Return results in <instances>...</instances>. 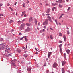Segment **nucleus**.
I'll list each match as a JSON object with an SVG mask.
<instances>
[{
	"instance_id": "41",
	"label": "nucleus",
	"mask_w": 73,
	"mask_h": 73,
	"mask_svg": "<svg viewBox=\"0 0 73 73\" xmlns=\"http://www.w3.org/2000/svg\"><path fill=\"white\" fill-rule=\"evenodd\" d=\"M70 7H69L68 8V9H67V11H69V10H70Z\"/></svg>"
},
{
	"instance_id": "12",
	"label": "nucleus",
	"mask_w": 73,
	"mask_h": 73,
	"mask_svg": "<svg viewBox=\"0 0 73 73\" xmlns=\"http://www.w3.org/2000/svg\"><path fill=\"white\" fill-rule=\"evenodd\" d=\"M63 38H64V41H66V37H65V35H64Z\"/></svg>"
},
{
	"instance_id": "19",
	"label": "nucleus",
	"mask_w": 73,
	"mask_h": 73,
	"mask_svg": "<svg viewBox=\"0 0 73 73\" xmlns=\"http://www.w3.org/2000/svg\"><path fill=\"white\" fill-rule=\"evenodd\" d=\"M50 9H49L48 10H47L46 13H49V11H50Z\"/></svg>"
},
{
	"instance_id": "34",
	"label": "nucleus",
	"mask_w": 73,
	"mask_h": 73,
	"mask_svg": "<svg viewBox=\"0 0 73 73\" xmlns=\"http://www.w3.org/2000/svg\"><path fill=\"white\" fill-rule=\"evenodd\" d=\"M17 23H18V24H20V23H21V22L20 21H18Z\"/></svg>"
},
{
	"instance_id": "16",
	"label": "nucleus",
	"mask_w": 73,
	"mask_h": 73,
	"mask_svg": "<svg viewBox=\"0 0 73 73\" xmlns=\"http://www.w3.org/2000/svg\"><path fill=\"white\" fill-rule=\"evenodd\" d=\"M23 56L25 57H28V54H24Z\"/></svg>"
},
{
	"instance_id": "61",
	"label": "nucleus",
	"mask_w": 73,
	"mask_h": 73,
	"mask_svg": "<svg viewBox=\"0 0 73 73\" xmlns=\"http://www.w3.org/2000/svg\"><path fill=\"white\" fill-rule=\"evenodd\" d=\"M50 29H51V30H53V29H52V28H50Z\"/></svg>"
},
{
	"instance_id": "28",
	"label": "nucleus",
	"mask_w": 73,
	"mask_h": 73,
	"mask_svg": "<svg viewBox=\"0 0 73 73\" xmlns=\"http://www.w3.org/2000/svg\"><path fill=\"white\" fill-rule=\"evenodd\" d=\"M55 21L56 22V24H57V25H58V23H57V20H55Z\"/></svg>"
},
{
	"instance_id": "17",
	"label": "nucleus",
	"mask_w": 73,
	"mask_h": 73,
	"mask_svg": "<svg viewBox=\"0 0 73 73\" xmlns=\"http://www.w3.org/2000/svg\"><path fill=\"white\" fill-rule=\"evenodd\" d=\"M66 52L68 54H69L70 52V50H66Z\"/></svg>"
},
{
	"instance_id": "2",
	"label": "nucleus",
	"mask_w": 73,
	"mask_h": 73,
	"mask_svg": "<svg viewBox=\"0 0 73 73\" xmlns=\"http://www.w3.org/2000/svg\"><path fill=\"white\" fill-rule=\"evenodd\" d=\"M0 46L2 49H4L5 48V44L4 43L0 44Z\"/></svg>"
},
{
	"instance_id": "33",
	"label": "nucleus",
	"mask_w": 73,
	"mask_h": 73,
	"mask_svg": "<svg viewBox=\"0 0 73 73\" xmlns=\"http://www.w3.org/2000/svg\"><path fill=\"white\" fill-rule=\"evenodd\" d=\"M59 36H62V34L61 33H59Z\"/></svg>"
},
{
	"instance_id": "62",
	"label": "nucleus",
	"mask_w": 73,
	"mask_h": 73,
	"mask_svg": "<svg viewBox=\"0 0 73 73\" xmlns=\"http://www.w3.org/2000/svg\"><path fill=\"white\" fill-rule=\"evenodd\" d=\"M46 5H49L48 4H46Z\"/></svg>"
},
{
	"instance_id": "52",
	"label": "nucleus",
	"mask_w": 73,
	"mask_h": 73,
	"mask_svg": "<svg viewBox=\"0 0 73 73\" xmlns=\"http://www.w3.org/2000/svg\"><path fill=\"white\" fill-rule=\"evenodd\" d=\"M28 9L29 10H31V8H29V9Z\"/></svg>"
},
{
	"instance_id": "38",
	"label": "nucleus",
	"mask_w": 73,
	"mask_h": 73,
	"mask_svg": "<svg viewBox=\"0 0 73 73\" xmlns=\"http://www.w3.org/2000/svg\"><path fill=\"white\" fill-rule=\"evenodd\" d=\"M61 46H62V44H60L59 46V47L61 48Z\"/></svg>"
},
{
	"instance_id": "36",
	"label": "nucleus",
	"mask_w": 73,
	"mask_h": 73,
	"mask_svg": "<svg viewBox=\"0 0 73 73\" xmlns=\"http://www.w3.org/2000/svg\"><path fill=\"white\" fill-rule=\"evenodd\" d=\"M67 34L68 35H69V34L70 33H69V30H68L67 31Z\"/></svg>"
},
{
	"instance_id": "37",
	"label": "nucleus",
	"mask_w": 73,
	"mask_h": 73,
	"mask_svg": "<svg viewBox=\"0 0 73 73\" xmlns=\"http://www.w3.org/2000/svg\"><path fill=\"white\" fill-rule=\"evenodd\" d=\"M59 7H60V8H62V5H60V4L59 5Z\"/></svg>"
},
{
	"instance_id": "50",
	"label": "nucleus",
	"mask_w": 73,
	"mask_h": 73,
	"mask_svg": "<svg viewBox=\"0 0 73 73\" xmlns=\"http://www.w3.org/2000/svg\"><path fill=\"white\" fill-rule=\"evenodd\" d=\"M61 18H62V16L61 15L59 17V19H61Z\"/></svg>"
},
{
	"instance_id": "51",
	"label": "nucleus",
	"mask_w": 73,
	"mask_h": 73,
	"mask_svg": "<svg viewBox=\"0 0 73 73\" xmlns=\"http://www.w3.org/2000/svg\"><path fill=\"white\" fill-rule=\"evenodd\" d=\"M64 15H65L64 14H62L61 15V16H64Z\"/></svg>"
},
{
	"instance_id": "18",
	"label": "nucleus",
	"mask_w": 73,
	"mask_h": 73,
	"mask_svg": "<svg viewBox=\"0 0 73 73\" xmlns=\"http://www.w3.org/2000/svg\"><path fill=\"white\" fill-rule=\"evenodd\" d=\"M35 23L36 25H37V20L36 19H35Z\"/></svg>"
},
{
	"instance_id": "35",
	"label": "nucleus",
	"mask_w": 73,
	"mask_h": 73,
	"mask_svg": "<svg viewBox=\"0 0 73 73\" xmlns=\"http://www.w3.org/2000/svg\"><path fill=\"white\" fill-rule=\"evenodd\" d=\"M56 9V7H54L52 9V11H54V9Z\"/></svg>"
},
{
	"instance_id": "20",
	"label": "nucleus",
	"mask_w": 73,
	"mask_h": 73,
	"mask_svg": "<svg viewBox=\"0 0 73 73\" xmlns=\"http://www.w3.org/2000/svg\"><path fill=\"white\" fill-rule=\"evenodd\" d=\"M52 5H53V6H56V5H57V3H55L54 4L52 3Z\"/></svg>"
},
{
	"instance_id": "4",
	"label": "nucleus",
	"mask_w": 73,
	"mask_h": 73,
	"mask_svg": "<svg viewBox=\"0 0 73 73\" xmlns=\"http://www.w3.org/2000/svg\"><path fill=\"white\" fill-rule=\"evenodd\" d=\"M47 18L48 19H46V21H47L49 20L50 21L52 22V20H51V17H50L49 16H48L47 17Z\"/></svg>"
},
{
	"instance_id": "31",
	"label": "nucleus",
	"mask_w": 73,
	"mask_h": 73,
	"mask_svg": "<svg viewBox=\"0 0 73 73\" xmlns=\"http://www.w3.org/2000/svg\"><path fill=\"white\" fill-rule=\"evenodd\" d=\"M60 53H62V49H61V48H60Z\"/></svg>"
},
{
	"instance_id": "3",
	"label": "nucleus",
	"mask_w": 73,
	"mask_h": 73,
	"mask_svg": "<svg viewBox=\"0 0 73 73\" xmlns=\"http://www.w3.org/2000/svg\"><path fill=\"white\" fill-rule=\"evenodd\" d=\"M57 65H58L57 63L56 62H55L53 64V67L54 68H57Z\"/></svg>"
},
{
	"instance_id": "49",
	"label": "nucleus",
	"mask_w": 73,
	"mask_h": 73,
	"mask_svg": "<svg viewBox=\"0 0 73 73\" xmlns=\"http://www.w3.org/2000/svg\"><path fill=\"white\" fill-rule=\"evenodd\" d=\"M42 32H45V29H43V31H42Z\"/></svg>"
},
{
	"instance_id": "14",
	"label": "nucleus",
	"mask_w": 73,
	"mask_h": 73,
	"mask_svg": "<svg viewBox=\"0 0 73 73\" xmlns=\"http://www.w3.org/2000/svg\"><path fill=\"white\" fill-rule=\"evenodd\" d=\"M33 20V19H32V17H31L29 18V21H32Z\"/></svg>"
},
{
	"instance_id": "27",
	"label": "nucleus",
	"mask_w": 73,
	"mask_h": 73,
	"mask_svg": "<svg viewBox=\"0 0 73 73\" xmlns=\"http://www.w3.org/2000/svg\"><path fill=\"white\" fill-rule=\"evenodd\" d=\"M35 50L36 51H38V50H39V49L37 48H37H35Z\"/></svg>"
},
{
	"instance_id": "13",
	"label": "nucleus",
	"mask_w": 73,
	"mask_h": 73,
	"mask_svg": "<svg viewBox=\"0 0 73 73\" xmlns=\"http://www.w3.org/2000/svg\"><path fill=\"white\" fill-rule=\"evenodd\" d=\"M25 13V11H24L23 12H22V13L21 14V16H24V15Z\"/></svg>"
},
{
	"instance_id": "60",
	"label": "nucleus",
	"mask_w": 73,
	"mask_h": 73,
	"mask_svg": "<svg viewBox=\"0 0 73 73\" xmlns=\"http://www.w3.org/2000/svg\"><path fill=\"white\" fill-rule=\"evenodd\" d=\"M26 49H27V45H26Z\"/></svg>"
},
{
	"instance_id": "26",
	"label": "nucleus",
	"mask_w": 73,
	"mask_h": 73,
	"mask_svg": "<svg viewBox=\"0 0 73 73\" xmlns=\"http://www.w3.org/2000/svg\"><path fill=\"white\" fill-rule=\"evenodd\" d=\"M25 41H28V39L27 38H26V36H25Z\"/></svg>"
},
{
	"instance_id": "40",
	"label": "nucleus",
	"mask_w": 73,
	"mask_h": 73,
	"mask_svg": "<svg viewBox=\"0 0 73 73\" xmlns=\"http://www.w3.org/2000/svg\"><path fill=\"white\" fill-rule=\"evenodd\" d=\"M17 61V60H16V59H15L14 60V62H16Z\"/></svg>"
},
{
	"instance_id": "43",
	"label": "nucleus",
	"mask_w": 73,
	"mask_h": 73,
	"mask_svg": "<svg viewBox=\"0 0 73 73\" xmlns=\"http://www.w3.org/2000/svg\"><path fill=\"white\" fill-rule=\"evenodd\" d=\"M39 5L40 6V7H41V6H42V3H40Z\"/></svg>"
},
{
	"instance_id": "9",
	"label": "nucleus",
	"mask_w": 73,
	"mask_h": 73,
	"mask_svg": "<svg viewBox=\"0 0 73 73\" xmlns=\"http://www.w3.org/2000/svg\"><path fill=\"white\" fill-rule=\"evenodd\" d=\"M62 73H65V70L64 68H62Z\"/></svg>"
},
{
	"instance_id": "6",
	"label": "nucleus",
	"mask_w": 73,
	"mask_h": 73,
	"mask_svg": "<svg viewBox=\"0 0 73 73\" xmlns=\"http://www.w3.org/2000/svg\"><path fill=\"white\" fill-rule=\"evenodd\" d=\"M31 31V29L29 27H27L25 30V32H29Z\"/></svg>"
},
{
	"instance_id": "59",
	"label": "nucleus",
	"mask_w": 73,
	"mask_h": 73,
	"mask_svg": "<svg viewBox=\"0 0 73 73\" xmlns=\"http://www.w3.org/2000/svg\"><path fill=\"white\" fill-rule=\"evenodd\" d=\"M46 61H48V58H47L46 59Z\"/></svg>"
},
{
	"instance_id": "54",
	"label": "nucleus",
	"mask_w": 73,
	"mask_h": 73,
	"mask_svg": "<svg viewBox=\"0 0 73 73\" xmlns=\"http://www.w3.org/2000/svg\"><path fill=\"white\" fill-rule=\"evenodd\" d=\"M35 54H38V53H37V52H36Z\"/></svg>"
},
{
	"instance_id": "11",
	"label": "nucleus",
	"mask_w": 73,
	"mask_h": 73,
	"mask_svg": "<svg viewBox=\"0 0 73 73\" xmlns=\"http://www.w3.org/2000/svg\"><path fill=\"white\" fill-rule=\"evenodd\" d=\"M17 52H18V53H20V52H21V50L19 49H17Z\"/></svg>"
},
{
	"instance_id": "64",
	"label": "nucleus",
	"mask_w": 73,
	"mask_h": 73,
	"mask_svg": "<svg viewBox=\"0 0 73 73\" xmlns=\"http://www.w3.org/2000/svg\"><path fill=\"white\" fill-rule=\"evenodd\" d=\"M17 15V13H16V15Z\"/></svg>"
},
{
	"instance_id": "23",
	"label": "nucleus",
	"mask_w": 73,
	"mask_h": 73,
	"mask_svg": "<svg viewBox=\"0 0 73 73\" xmlns=\"http://www.w3.org/2000/svg\"><path fill=\"white\" fill-rule=\"evenodd\" d=\"M12 22H13V20H10V21H9V23L10 24H11L12 23Z\"/></svg>"
},
{
	"instance_id": "56",
	"label": "nucleus",
	"mask_w": 73,
	"mask_h": 73,
	"mask_svg": "<svg viewBox=\"0 0 73 73\" xmlns=\"http://www.w3.org/2000/svg\"><path fill=\"white\" fill-rule=\"evenodd\" d=\"M26 3H27V4H28V3H29V1H28Z\"/></svg>"
},
{
	"instance_id": "25",
	"label": "nucleus",
	"mask_w": 73,
	"mask_h": 73,
	"mask_svg": "<svg viewBox=\"0 0 73 73\" xmlns=\"http://www.w3.org/2000/svg\"><path fill=\"white\" fill-rule=\"evenodd\" d=\"M3 40L0 39V42H3Z\"/></svg>"
},
{
	"instance_id": "10",
	"label": "nucleus",
	"mask_w": 73,
	"mask_h": 73,
	"mask_svg": "<svg viewBox=\"0 0 73 73\" xmlns=\"http://www.w3.org/2000/svg\"><path fill=\"white\" fill-rule=\"evenodd\" d=\"M62 65L63 66H64V65H65V64L66 62L65 61H63L62 62Z\"/></svg>"
},
{
	"instance_id": "21",
	"label": "nucleus",
	"mask_w": 73,
	"mask_h": 73,
	"mask_svg": "<svg viewBox=\"0 0 73 73\" xmlns=\"http://www.w3.org/2000/svg\"><path fill=\"white\" fill-rule=\"evenodd\" d=\"M27 70L28 71H31V68H28L27 69Z\"/></svg>"
},
{
	"instance_id": "7",
	"label": "nucleus",
	"mask_w": 73,
	"mask_h": 73,
	"mask_svg": "<svg viewBox=\"0 0 73 73\" xmlns=\"http://www.w3.org/2000/svg\"><path fill=\"white\" fill-rule=\"evenodd\" d=\"M52 53V52H49L48 53V58H49Z\"/></svg>"
},
{
	"instance_id": "53",
	"label": "nucleus",
	"mask_w": 73,
	"mask_h": 73,
	"mask_svg": "<svg viewBox=\"0 0 73 73\" xmlns=\"http://www.w3.org/2000/svg\"><path fill=\"white\" fill-rule=\"evenodd\" d=\"M38 25H40V23H38Z\"/></svg>"
},
{
	"instance_id": "1",
	"label": "nucleus",
	"mask_w": 73,
	"mask_h": 73,
	"mask_svg": "<svg viewBox=\"0 0 73 73\" xmlns=\"http://www.w3.org/2000/svg\"><path fill=\"white\" fill-rule=\"evenodd\" d=\"M25 26V23H23L21 25L20 28V29L21 30L20 31H21L22 29H24V27Z\"/></svg>"
},
{
	"instance_id": "63",
	"label": "nucleus",
	"mask_w": 73,
	"mask_h": 73,
	"mask_svg": "<svg viewBox=\"0 0 73 73\" xmlns=\"http://www.w3.org/2000/svg\"><path fill=\"white\" fill-rule=\"evenodd\" d=\"M19 35H21V33H20L19 34Z\"/></svg>"
},
{
	"instance_id": "8",
	"label": "nucleus",
	"mask_w": 73,
	"mask_h": 73,
	"mask_svg": "<svg viewBox=\"0 0 73 73\" xmlns=\"http://www.w3.org/2000/svg\"><path fill=\"white\" fill-rule=\"evenodd\" d=\"M56 1L57 3H58L59 2V3H62V0H58V1H57V0H56Z\"/></svg>"
},
{
	"instance_id": "58",
	"label": "nucleus",
	"mask_w": 73,
	"mask_h": 73,
	"mask_svg": "<svg viewBox=\"0 0 73 73\" xmlns=\"http://www.w3.org/2000/svg\"><path fill=\"white\" fill-rule=\"evenodd\" d=\"M27 52L26 51H24V53H26Z\"/></svg>"
},
{
	"instance_id": "5",
	"label": "nucleus",
	"mask_w": 73,
	"mask_h": 73,
	"mask_svg": "<svg viewBox=\"0 0 73 73\" xmlns=\"http://www.w3.org/2000/svg\"><path fill=\"white\" fill-rule=\"evenodd\" d=\"M11 65L13 66H16V64L14 62V61H11Z\"/></svg>"
},
{
	"instance_id": "47",
	"label": "nucleus",
	"mask_w": 73,
	"mask_h": 73,
	"mask_svg": "<svg viewBox=\"0 0 73 73\" xmlns=\"http://www.w3.org/2000/svg\"><path fill=\"white\" fill-rule=\"evenodd\" d=\"M16 4H17V2H16L15 3V4H14V5H16Z\"/></svg>"
},
{
	"instance_id": "22",
	"label": "nucleus",
	"mask_w": 73,
	"mask_h": 73,
	"mask_svg": "<svg viewBox=\"0 0 73 73\" xmlns=\"http://www.w3.org/2000/svg\"><path fill=\"white\" fill-rule=\"evenodd\" d=\"M9 8L10 9H11V11H14V10H13V9H12V8L10 7Z\"/></svg>"
},
{
	"instance_id": "46",
	"label": "nucleus",
	"mask_w": 73,
	"mask_h": 73,
	"mask_svg": "<svg viewBox=\"0 0 73 73\" xmlns=\"http://www.w3.org/2000/svg\"><path fill=\"white\" fill-rule=\"evenodd\" d=\"M60 43H62V41H59Z\"/></svg>"
},
{
	"instance_id": "39",
	"label": "nucleus",
	"mask_w": 73,
	"mask_h": 73,
	"mask_svg": "<svg viewBox=\"0 0 73 73\" xmlns=\"http://www.w3.org/2000/svg\"><path fill=\"white\" fill-rule=\"evenodd\" d=\"M46 24V21L43 23V25H45Z\"/></svg>"
},
{
	"instance_id": "32",
	"label": "nucleus",
	"mask_w": 73,
	"mask_h": 73,
	"mask_svg": "<svg viewBox=\"0 0 73 73\" xmlns=\"http://www.w3.org/2000/svg\"><path fill=\"white\" fill-rule=\"evenodd\" d=\"M25 19H23L22 22H21V23H23V22H24V21H25Z\"/></svg>"
},
{
	"instance_id": "29",
	"label": "nucleus",
	"mask_w": 73,
	"mask_h": 73,
	"mask_svg": "<svg viewBox=\"0 0 73 73\" xmlns=\"http://www.w3.org/2000/svg\"><path fill=\"white\" fill-rule=\"evenodd\" d=\"M64 56L65 58H66V54L64 53Z\"/></svg>"
},
{
	"instance_id": "45",
	"label": "nucleus",
	"mask_w": 73,
	"mask_h": 73,
	"mask_svg": "<svg viewBox=\"0 0 73 73\" xmlns=\"http://www.w3.org/2000/svg\"><path fill=\"white\" fill-rule=\"evenodd\" d=\"M3 5V4L2 3L0 4V7H1Z\"/></svg>"
},
{
	"instance_id": "44",
	"label": "nucleus",
	"mask_w": 73,
	"mask_h": 73,
	"mask_svg": "<svg viewBox=\"0 0 73 73\" xmlns=\"http://www.w3.org/2000/svg\"><path fill=\"white\" fill-rule=\"evenodd\" d=\"M25 3H23V7H25Z\"/></svg>"
},
{
	"instance_id": "57",
	"label": "nucleus",
	"mask_w": 73,
	"mask_h": 73,
	"mask_svg": "<svg viewBox=\"0 0 73 73\" xmlns=\"http://www.w3.org/2000/svg\"><path fill=\"white\" fill-rule=\"evenodd\" d=\"M59 25H61V23H59Z\"/></svg>"
},
{
	"instance_id": "55",
	"label": "nucleus",
	"mask_w": 73,
	"mask_h": 73,
	"mask_svg": "<svg viewBox=\"0 0 73 73\" xmlns=\"http://www.w3.org/2000/svg\"><path fill=\"white\" fill-rule=\"evenodd\" d=\"M8 54H9V55H10V54H9V53L8 52Z\"/></svg>"
},
{
	"instance_id": "42",
	"label": "nucleus",
	"mask_w": 73,
	"mask_h": 73,
	"mask_svg": "<svg viewBox=\"0 0 73 73\" xmlns=\"http://www.w3.org/2000/svg\"><path fill=\"white\" fill-rule=\"evenodd\" d=\"M49 15H50V14H46V16H49Z\"/></svg>"
},
{
	"instance_id": "24",
	"label": "nucleus",
	"mask_w": 73,
	"mask_h": 73,
	"mask_svg": "<svg viewBox=\"0 0 73 73\" xmlns=\"http://www.w3.org/2000/svg\"><path fill=\"white\" fill-rule=\"evenodd\" d=\"M50 38H51V39H53V37H52V35H50Z\"/></svg>"
},
{
	"instance_id": "15",
	"label": "nucleus",
	"mask_w": 73,
	"mask_h": 73,
	"mask_svg": "<svg viewBox=\"0 0 73 73\" xmlns=\"http://www.w3.org/2000/svg\"><path fill=\"white\" fill-rule=\"evenodd\" d=\"M26 24L27 26H28V27H29V26H30V25H31L30 24H29V23H26Z\"/></svg>"
},
{
	"instance_id": "48",
	"label": "nucleus",
	"mask_w": 73,
	"mask_h": 73,
	"mask_svg": "<svg viewBox=\"0 0 73 73\" xmlns=\"http://www.w3.org/2000/svg\"><path fill=\"white\" fill-rule=\"evenodd\" d=\"M24 17H27V15L25 14L24 15Z\"/></svg>"
},
{
	"instance_id": "30",
	"label": "nucleus",
	"mask_w": 73,
	"mask_h": 73,
	"mask_svg": "<svg viewBox=\"0 0 73 73\" xmlns=\"http://www.w3.org/2000/svg\"><path fill=\"white\" fill-rule=\"evenodd\" d=\"M25 37L24 36L22 38H20V40H23V38H24Z\"/></svg>"
}]
</instances>
